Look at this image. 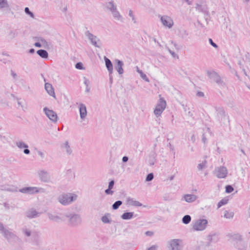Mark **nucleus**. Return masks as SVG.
<instances>
[{
  "label": "nucleus",
  "mask_w": 250,
  "mask_h": 250,
  "mask_svg": "<svg viewBox=\"0 0 250 250\" xmlns=\"http://www.w3.org/2000/svg\"><path fill=\"white\" fill-rule=\"evenodd\" d=\"M103 9L105 11H110L116 20L122 21L123 17L118 11L117 6L113 3V1H109L103 4Z\"/></svg>",
  "instance_id": "obj_1"
},
{
  "label": "nucleus",
  "mask_w": 250,
  "mask_h": 250,
  "mask_svg": "<svg viewBox=\"0 0 250 250\" xmlns=\"http://www.w3.org/2000/svg\"><path fill=\"white\" fill-rule=\"evenodd\" d=\"M79 112L81 119L83 120L87 115V110L84 104L81 103L79 104Z\"/></svg>",
  "instance_id": "obj_19"
},
{
  "label": "nucleus",
  "mask_w": 250,
  "mask_h": 250,
  "mask_svg": "<svg viewBox=\"0 0 250 250\" xmlns=\"http://www.w3.org/2000/svg\"><path fill=\"white\" fill-rule=\"evenodd\" d=\"M85 35L87 37L89 40L91 41V43L95 47L100 48L101 47V44L100 43L98 44V42H100V40L97 38V36L94 35L91 33L89 31H87L85 33Z\"/></svg>",
  "instance_id": "obj_10"
},
{
  "label": "nucleus",
  "mask_w": 250,
  "mask_h": 250,
  "mask_svg": "<svg viewBox=\"0 0 250 250\" xmlns=\"http://www.w3.org/2000/svg\"><path fill=\"white\" fill-rule=\"evenodd\" d=\"M188 34V32L185 29H181L179 30V36L180 38L183 39H185Z\"/></svg>",
  "instance_id": "obj_31"
},
{
  "label": "nucleus",
  "mask_w": 250,
  "mask_h": 250,
  "mask_svg": "<svg viewBox=\"0 0 250 250\" xmlns=\"http://www.w3.org/2000/svg\"><path fill=\"white\" fill-rule=\"evenodd\" d=\"M7 8L8 10H10V9L7 3V1H0V8Z\"/></svg>",
  "instance_id": "obj_37"
},
{
  "label": "nucleus",
  "mask_w": 250,
  "mask_h": 250,
  "mask_svg": "<svg viewBox=\"0 0 250 250\" xmlns=\"http://www.w3.org/2000/svg\"><path fill=\"white\" fill-rule=\"evenodd\" d=\"M128 160V157L127 156H125L122 158V161L124 163H125L127 162Z\"/></svg>",
  "instance_id": "obj_57"
},
{
  "label": "nucleus",
  "mask_w": 250,
  "mask_h": 250,
  "mask_svg": "<svg viewBox=\"0 0 250 250\" xmlns=\"http://www.w3.org/2000/svg\"><path fill=\"white\" fill-rule=\"evenodd\" d=\"M20 33V31L19 29L11 30L7 33V37L9 39L12 40L18 37Z\"/></svg>",
  "instance_id": "obj_21"
},
{
  "label": "nucleus",
  "mask_w": 250,
  "mask_h": 250,
  "mask_svg": "<svg viewBox=\"0 0 250 250\" xmlns=\"http://www.w3.org/2000/svg\"><path fill=\"white\" fill-rule=\"evenodd\" d=\"M29 53L30 54H33L35 53V49L34 48H31L29 50Z\"/></svg>",
  "instance_id": "obj_63"
},
{
  "label": "nucleus",
  "mask_w": 250,
  "mask_h": 250,
  "mask_svg": "<svg viewBox=\"0 0 250 250\" xmlns=\"http://www.w3.org/2000/svg\"><path fill=\"white\" fill-rule=\"evenodd\" d=\"M216 176L219 178H224L227 175L228 171L226 167H219L217 168V169H216Z\"/></svg>",
  "instance_id": "obj_15"
},
{
  "label": "nucleus",
  "mask_w": 250,
  "mask_h": 250,
  "mask_svg": "<svg viewBox=\"0 0 250 250\" xmlns=\"http://www.w3.org/2000/svg\"><path fill=\"white\" fill-rule=\"evenodd\" d=\"M122 203V201L120 200L116 201L112 206V209L114 210L117 209Z\"/></svg>",
  "instance_id": "obj_35"
},
{
  "label": "nucleus",
  "mask_w": 250,
  "mask_h": 250,
  "mask_svg": "<svg viewBox=\"0 0 250 250\" xmlns=\"http://www.w3.org/2000/svg\"><path fill=\"white\" fill-rule=\"evenodd\" d=\"M127 204L129 205L135 206V207H141L142 206V204L140 203L138 201L134 200L133 198L130 197H128L127 199Z\"/></svg>",
  "instance_id": "obj_26"
},
{
  "label": "nucleus",
  "mask_w": 250,
  "mask_h": 250,
  "mask_svg": "<svg viewBox=\"0 0 250 250\" xmlns=\"http://www.w3.org/2000/svg\"><path fill=\"white\" fill-rule=\"evenodd\" d=\"M229 200L226 198L222 199L220 200L217 204V208H219L222 206L226 205L228 202Z\"/></svg>",
  "instance_id": "obj_33"
},
{
  "label": "nucleus",
  "mask_w": 250,
  "mask_h": 250,
  "mask_svg": "<svg viewBox=\"0 0 250 250\" xmlns=\"http://www.w3.org/2000/svg\"><path fill=\"white\" fill-rule=\"evenodd\" d=\"M206 161H205L204 162H203L202 163H200L199 164H198V168L199 170H202L205 166V165H206Z\"/></svg>",
  "instance_id": "obj_47"
},
{
  "label": "nucleus",
  "mask_w": 250,
  "mask_h": 250,
  "mask_svg": "<svg viewBox=\"0 0 250 250\" xmlns=\"http://www.w3.org/2000/svg\"><path fill=\"white\" fill-rule=\"evenodd\" d=\"M202 142L204 143V144H206L207 142V138L206 137V135L205 133H203L202 135Z\"/></svg>",
  "instance_id": "obj_55"
},
{
  "label": "nucleus",
  "mask_w": 250,
  "mask_h": 250,
  "mask_svg": "<svg viewBox=\"0 0 250 250\" xmlns=\"http://www.w3.org/2000/svg\"><path fill=\"white\" fill-rule=\"evenodd\" d=\"M22 230H23V232L26 236H27L28 237H29L31 236V231L30 230H28L27 229H23Z\"/></svg>",
  "instance_id": "obj_46"
},
{
  "label": "nucleus",
  "mask_w": 250,
  "mask_h": 250,
  "mask_svg": "<svg viewBox=\"0 0 250 250\" xmlns=\"http://www.w3.org/2000/svg\"><path fill=\"white\" fill-rule=\"evenodd\" d=\"M160 17L161 21L164 26L169 28L172 27L173 25V21L172 19L168 16H159Z\"/></svg>",
  "instance_id": "obj_11"
},
{
  "label": "nucleus",
  "mask_w": 250,
  "mask_h": 250,
  "mask_svg": "<svg viewBox=\"0 0 250 250\" xmlns=\"http://www.w3.org/2000/svg\"><path fill=\"white\" fill-rule=\"evenodd\" d=\"M196 95L198 97H202L204 96V93L202 91H198L196 93Z\"/></svg>",
  "instance_id": "obj_54"
},
{
  "label": "nucleus",
  "mask_w": 250,
  "mask_h": 250,
  "mask_svg": "<svg viewBox=\"0 0 250 250\" xmlns=\"http://www.w3.org/2000/svg\"><path fill=\"white\" fill-rule=\"evenodd\" d=\"M191 217L189 215H185L182 218V222L184 224H188L191 221Z\"/></svg>",
  "instance_id": "obj_32"
},
{
  "label": "nucleus",
  "mask_w": 250,
  "mask_h": 250,
  "mask_svg": "<svg viewBox=\"0 0 250 250\" xmlns=\"http://www.w3.org/2000/svg\"><path fill=\"white\" fill-rule=\"evenodd\" d=\"M208 42H209V43L213 46L214 47V48H218V46L217 45L216 43H215V42H213V41H212V40L210 38H209L208 39Z\"/></svg>",
  "instance_id": "obj_48"
},
{
  "label": "nucleus",
  "mask_w": 250,
  "mask_h": 250,
  "mask_svg": "<svg viewBox=\"0 0 250 250\" xmlns=\"http://www.w3.org/2000/svg\"><path fill=\"white\" fill-rule=\"evenodd\" d=\"M158 246L156 245H152L147 249V250H157Z\"/></svg>",
  "instance_id": "obj_53"
},
{
  "label": "nucleus",
  "mask_w": 250,
  "mask_h": 250,
  "mask_svg": "<svg viewBox=\"0 0 250 250\" xmlns=\"http://www.w3.org/2000/svg\"><path fill=\"white\" fill-rule=\"evenodd\" d=\"M154 178V174L153 173H148L146 178V182H150L153 180Z\"/></svg>",
  "instance_id": "obj_41"
},
{
  "label": "nucleus",
  "mask_w": 250,
  "mask_h": 250,
  "mask_svg": "<svg viewBox=\"0 0 250 250\" xmlns=\"http://www.w3.org/2000/svg\"><path fill=\"white\" fill-rule=\"evenodd\" d=\"M218 233H211L207 236V240L208 242L207 244L208 246H209L210 244L212 242L216 243L219 240Z\"/></svg>",
  "instance_id": "obj_16"
},
{
  "label": "nucleus",
  "mask_w": 250,
  "mask_h": 250,
  "mask_svg": "<svg viewBox=\"0 0 250 250\" xmlns=\"http://www.w3.org/2000/svg\"><path fill=\"white\" fill-rule=\"evenodd\" d=\"M207 75L220 86L225 87L226 86L225 83L216 72L214 71H208Z\"/></svg>",
  "instance_id": "obj_4"
},
{
  "label": "nucleus",
  "mask_w": 250,
  "mask_h": 250,
  "mask_svg": "<svg viewBox=\"0 0 250 250\" xmlns=\"http://www.w3.org/2000/svg\"><path fill=\"white\" fill-rule=\"evenodd\" d=\"M38 175L40 180L44 183H48L50 180V175L49 173L44 170L38 171Z\"/></svg>",
  "instance_id": "obj_12"
},
{
  "label": "nucleus",
  "mask_w": 250,
  "mask_h": 250,
  "mask_svg": "<svg viewBox=\"0 0 250 250\" xmlns=\"http://www.w3.org/2000/svg\"><path fill=\"white\" fill-rule=\"evenodd\" d=\"M2 233L5 239H6L9 242H13L20 240L19 238L12 232L4 229Z\"/></svg>",
  "instance_id": "obj_8"
},
{
  "label": "nucleus",
  "mask_w": 250,
  "mask_h": 250,
  "mask_svg": "<svg viewBox=\"0 0 250 250\" xmlns=\"http://www.w3.org/2000/svg\"><path fill=\"white\" fill-rule=\"evenodd\" d=\"M44 88L47 93L51 96L56 98L54 89L52 85L48 83H45Z\"/></svg>",
  "instance_id": "obj_20"
},
{
  "label": "nucleus",
  "mask_w": 250,
  "mask_h": 250,
  "mask_svg": "<svg viewBox=\"0 0 250 250\" xmlns=\"http://www.w3.org/2000/svg\"><path fill=\"white\" fill-rule=\"evenodd\" d=\"M138 72L140 74L141 78L145 80L146 82H149V80L146 76V75L143 72L142 70H138Z\"/></svg>",
  "instance_id": "obj_39"
},
{
  "label": "nucleus",
  "mask_w": 250,
  "mask_h": 250,
  "mask_svg": "<svg viewBox=\"0 0 250 250\" xmlns=\"http://www.w3.org/2000/svg\"><path fill=\"white\" fill-rule=\"evenodd\" d=\"M195 8L199 12L204 13L205 16H208V8L205 2H203L201 4H196Z\"/></svg>",
  "instance_id": "obj_14"
},
{
  "label": "nucleus",
  "mask_w": 250,
  "mask_h": 250,
  "mask_svg": "<svg viewBox=\"0 0 250 250\" xmlns=\"http://www.w3.org/2000/svg\"><path fill=\"white\" fill-rule=\"evenodd\" d=\"M224 216L225 218L228 219L232 218L234 216V213L233 212H229L228 210H226Z\"/></svg>",
  "instance_id": "obj_38"
},
{
  "label": "nucleus",
  "mask_w": 250,
  "mask_h": 250,
  "mask_svg": "<svg viewBox=\"0 0 250 250\" xmlns=\"http://www.w3.org/2000/svg\"><path fill=\"white\" fill-rule=\"evenodd\" d=\"M35 39L36 40L41 42L42 43L44 47H46V46L48 45V42L42 37H36L35 38Z\"/></svg>",
  "instance_id": "obj_34"
},
{
  "label": "nucleus",
  "mask_w": 250,
  "mask_h": 250,
  "mask_svg": "<svg viewBox=\"0 0 250 250\" xmlns=\"http://www.w3.org/2000/svg\"><path fill=\"white\" fill-rule=\"evenodd\" d=\"M75 67L80 70H83L84 69L83 65L82 62H78L75 65Z\"/></svg>",
  "instance_id": "obj_43"
},
{
  "label": "nucleus",
  "mask_w": 250,
  "mask_h": 250,
  "mask_svg": "<svg viewBox=\"0 0 250 250\" xmlns=\"http://www.w3.org/2000/svg\"><path fill=\"white\" fill-rule=\"evenodd\" d=\"M111 214L109 213H105L101 218V221L104 224H110L112 222V219L110 217Z\"/></svg>",
  "instance_id": "obj_25"
},
{
  "label": "nucleus",
  "mask_w": 250,
  "mask_h": 250,
  "mask_svg": "<svg viewBox=\"0 0 250 250\" xmlns=\"http://www.w3.org/2000/svg\"><path fill=\"white\" fill-rule=\"evenodd\" d=\"M169 52L172 55V56L173 57H175L176 56V54H175V53L174 51H172L170 50V49H169Z\"/></svg>",
  "instance_id": "obj_61"
},
{
  "label": "nucleus",
  "mask_w": 250,
  "mask_h": 250,
  "mask_svg": "<svg viewBox=\"0 0 250 250\" xmlns=\"http://www.w3.org/2000/svg\"><path fill=\"white\" fill-rule=\"evenodd\" d=\"M208 222L207 220L204 219L197 220L193 225V228L197 231L203 230L206 229Z\"/></svg>",
  "instance_id": "obj_7"
},
{
  "label": "nucleus",
  "mask_w": 250,
  "mask_h": 250,
  "mask_svg": "<svg viewBox=\"0 0 250 250\" xmlns=\"http://www.w3.org/2000/svg\"><path fill=\"white\" fill-rule=\"evenodd\" d=\"M47 216L50 220L56 222H60L62 221H64L65 219L63 217H61L56 214H52L51 213L48 212L47 214Z\"/></svg>",
  "instance_id": "obj_18"
},
{
  "label": "nucleus",
  "mask_w": 250,
  "mask_h": 250,
  "mask_svg": "<svg viewBox=\"0 0 250 250\" xmlns=\"http://www.w3.org/2000/svg\"><path fill=\"white\" fill-rule=\"evenodd\" d=\"M2 189H4L6 191H11V192H17L18 191V190H17V188L16 187H9V188H1Z\"/></svg>",
  "instance_id": "obj_42"
},
{
  "label": "nucleus",
  "mask_w": 250,
  "mask_h": 250,
  "mask_svg": "<svg viewBox=\"0 0 250 250\" xmlns=\"http://www.w3.org/2000/svg\"><path fill=\"white\" fill-rule=\"evenodd\" d=\"M183 198L185 201L188 203H192L195 201L197 199V196L194 194H185Z\"/></svg>",
  "instance_id": "obj_24"
},
{
  "label": "nucleus",
  "mask_w": 250,
  "mask_h": 250,
  "mask_svg": "<svg viewBox=\"0 0 250 250\" xmlns=\"http://www.w3.org/2000/svg\"><path fill=\"white\" fill-rule=\"evenodd\" d=\"M234 238L237 240L239 242H241L242 240V236L239 234H235L234 235Z\"/></svg>",
  "instance_id": "obj_49"
},
{
  "label": "nucleus",
  "mask_w": 250,
  "mask_h": 250,
  "mask_svg": "<svg viewBox=\"0 0 250 250\" xmlns=\"http://www.w3.org/2000/svg\"><path fill=\"white\" fill-rule=\"evenodd\" d=\"M115 68L119 74H123L124 73L123 66L124 62L122 61H121L118 59H116L115 60Z\"/></svg>",
  "instance_id": "obj_17"
},
{
  "label": "nucleus",
  "mask_w": 250,
  "mask_h": 250,
  "mask_svg": "<svg viewBox=\"0 0 250 250\" xmlns=\"http://www.w3.org/2000/svg\"><path fill=\"white\" fill-rule=\"evenodd\" d=\"M166 106V102L163 98H161L159 103L157 104L154 113L156 116L158 117L161 115Z\"/></svg>",
  "instance_id": "obj_6"
},
{
  "label": "nucleus",
  "mask_w": 250,
  "mask_h": 250,
  "mask_svg": "<svg viewBox=\"0 0 250 250\" xmlns=\"http://www.w3.org/2000/svg\"><path fill=\"white\" fill-rule=\"evenodd\" d=\"M133 216V212H125L121 215V218L124 220H129L131 219Z\"/></svg>",
  "instance_id": "obj_29"
},
{
  "label": "nucleus",
  "mask_w": 250,
  "mask_h": 250,
  "mask_svg": "<svg viewBox=\"0 0 250 250\" xmlns=\"http://www.w3.org/2000/svg\"><path fill=\"white\" fill-rule=\"evenodd\" d=\"M43 112L47 117L53 122L56 123L58 120L57 113L52 110L49 109L47 107L43 108Z\"/></svg>",
  "instance_id": "obj_9"
},
{
  "label": "nucleus",
  "mask_w": 250,
  "mask_h": 250,
  "mask_svg": "<svg viewBox=\"0 0 250 250\" xmlns=\"http://www.w3.org/2000/svg\"><path fill=\"white\" fill-rule=\"evenodd\" d=\"M30 151L29 149H28V148H25L23 150V152L25 154H29L30 153Z\"/></svg>",
  "instance_id": "obj_60"
},
{
  "label": "nucleus",
  "mask_w": 250,
  "mask_h": 250,
  "mask_svg": "<svg viewBox=\"0 0 250 250\" xmlns=\"http://www.w3.org/2000/svg\"><path fill=\"white\" fill-rule=\"evenodd\" d=\"M11 75L14 78H15L17 76V74L13 70H11Z\"/></svg>",
  "instance_id": "obj_64"
},
{
  "label": "nucleus",
  "mask_w": 250,
  "mask_h": 250,
  "mask_svg": "<svg viewBox=\"0 0 250 250\" xmlns=\"http://www.w3.org/2000/svg\"><path fill=\"white\" fill-rule=\"evenodd\" d=\"M114 183L115 182L113 180H111L108 183V188L112 189L114 187Z\"/></svg>",
  "instance_id": "obj_51"
},
{
  "label": "nucleus",
  "mask_w": 250,
  "mask_h": 250,
  "mask_svg": "<svg viewBox=\"0 0 250 250\" xmlns=\"http://www.w3.org/2000/svg\"><path fill=\"white\" fill-rule=\"evenodd\" d=\"M39 214H40V213L33 209H31L26 213L27 217L29 218H35L38 216Z\"/></svg>",
  "instance_id": "obj_27"
},
{
  "label": "nucleus",
  "mask_w": 250,
  "mask_h": 250,
  "mask_svg": "<svg viewBox=\"0 0 250 250\" xmlns=\"http://www.w3.org/2000/svg\"><path fill=\"white\" fill-rule=\"evenodd\" d=\"M84 84L86 85V86L87 87H88V85H89V83H90V82H89V81L87 79H86L85 77H84Z\"/></svg>",
  "instance_id": "obj_52"
},
{
  "label": "nucleus",
  "mask_w": 250,
  "mask_h": 250,
  "mask_svg": "<svg viewBox=\"0 0 250 250\" xmlns=\"http://www.w3.org/2000/svg\"><path fill=\"white\" fill-rule=\"evenodd\" d=\"M128 15L132 18V20L133 21V22L135 23H136V19L135 18L134 16L133 15V11L131 10H130L129 11Z\"/></svg>",
  "instance_id": "obj_45"
},
{
  "label": "nucleus",
  "mask_w": 250,
  "mask_h": 250,
  "mask_svg": "<svg viewBox=\"0 0 250 250\" xmlns=\"http://www.w3.org/2000/svg\"><path fill=\"white\" fill-rule=\"evenodd\" d=\"M226 188V192L228 193H231L234 190L233 188L231 185H227L225 187Z\"/></svg>",
  "instance_id": "obj_40"
},
{
  "label": "nucleus",
  "mask_w": 250,
  "mask_h": 250,
  "mask_svg": "<svg viewBox=\"0 0 250 250\" xmlns=\"http://www.w3.org/2000/svg\"><path fill=\"white\" fill-rule=\"evenodd\" d=\"M217 116L218 119L222 120L225 116V112L223 108H216Z\"/></svg>",
  "instance_id": "obj_30"
},
{
  "label": "nucleus",
  "mask_w": 250,
  "mask_h": 250,
  "mask_svg": "<svg viewBox=\"0 0 250 250\" xmlns=\"http://www.w3.org/2000/svg\"><path fill=\"white\" fill-rule=\"evenodd\" d=\"M4 229L3 224L0 222V230L2 231Z\"/></svg>",
  "instance_id": "obj_62"
},
{
  "label": "nucleus",
  "mask_w": 250,
  "mask_h": 250,
  "mask_svg": "<svg viewBox=\"0 0 250 250\" xmlns=\"http://www.w3.org/2000/svg\"><path fill=\"white\" fill-rule=\"evenodd\" d=\"M77 195L72 193H63L58 198V201L63 206H67L76 200Z\"/></svg>",
  "instance_id": "obj_2"
},
{
  "label": "nucleus",
  "mask_w": 250,
  "mask_h": 250,
  "mask_svg": "<svg viewBox=\"0 0 250 250\" xmlns=\"http://www.w3.org/2000/svg\"><path fill=\"white\" fill-rule=\"evenodd\" d=\"M168 248L170 250H182V241L180 239H173L168 242Z\"/></svg>",
  "instance_id": "obj_5"
},
{
  "label": "nucleus",
  "mask_w": 250,
  "mask_h": 250,
  "mask_svg": "<svg viewBox=\"0 0 250 250\" xmlns=\"http://www.w3.org/2000/svg\"><path fill=\"white\" fill-rule=\"evenodd\" d=\"M104 60L105 61V66L108 71L109 74H112L113 68L111 61L106 57H104Z\"/></svg>",
  "instance_id": "obj_22"
},
{
  "label": "nucleus",
  "mask_w": 250,
  "mask_h": 250,
  "mask_svg": "<svg viewBox=\"0 0 250 250\" xmlns=\"http://www.w3.org/2000/svg\"><path fill=\"white\" fill-rule=\"evenodd\" d=\"M65 216L69 219L68 224L71 227L78 226L82 223V218L79 214L75 213L66 214Z\"/></svg>",
  "instance_id": "obj_3"
},
{
  "label": "nucleus",
  "mask_w": 250,
  "mask_h": 250,
  "mask_svg": "<svg viewBox=\"0 0 250 250\" xmlns=\"http://www.w3.org/2000/svg\"><path fill=\"white\" fill-rule=\"evenodd\" d=\"M16 145L20 148H27L28 147V145L23 142H18L16 143Z\"/></svg>",
  "instance_id": "obj_36"
},
{
  "label": "nucleus",
  "mask_w": 250,
  "mask_h": 250,
  "mask_svg": "<svg viewBox=\"0 0 250 250\" xmlns=\"http://www.w3.org/2000/svg\"><path fill=\"white\" fill-rule=\"evenodd\" d=\"M61 147L62 148H64L65 152L68 155H70L72 153V150L69 145L68 141H66L64 143L61 145Z\"/></svg>",
  "instance_id": "obj_23"
},
{
  "label": "nucleus",
  "mask_w": 250,
  "mask_h": 250,
  "mask_svg": "<svg viewBox=\"0 0 250 250\" xmlns=\"http://www.w3.org/2000/svg\"><path fill=\"white\" fill-rule=\"evenodd\" d=\"M19 191L22 193L28 194H33L39 192L38 188L32 187H27L20 188L19 189Z\"/></svg>",
  "instance_id": "obj_13"
},
{
  "label": "nucleus",
  "mask_w": 250,
  "mask_h": 250,
  "mask_svg": "<svg viewBox=\"0 0 250 250\" xmlns=\"http://www.w3.org/2000/svg\"><path fill=\"white\" fill-rule=\"evenodd\" d=\"M37 53L42 58L47 59L48 58V53L45 50L39 49L37 51Z\"/></svg>",
  "instance_id": "obj_28"
},
{
  "label": "nucleus",
  "mask_w": 250,
  "mask_h": 250,
  "mask_svg": "<svg viewBox=\"0 0 250 250\" xmlns=\"http://www.w3.org/2000/svg\"><path fill=\"white\" fill-rule=\"evenodd\" d=\"M111 188H108L105 190V193L107 195H112L113 193V191Z\"/></svg>",
  "instance_id": "obj_50"
},
{
  "label": "nucleus",
  "mask_w": 250,
  "mask_h": 250,
  "mask_svg": "<svg viewBox=\"0 0 250 250\" xmlns=\"http://www.w3.org/2000/svg\"><path fill=\"white\" fill-rule=\"evenodd\" d=\"M34 45H35V46L37 47H42V44H41V42H36L34 43Z\"/></svg>",
  "instance_id": "obj_58"
},
{
  "label": "nucleus",
  "mask_w": 250,
  "mask_h": 250,
  "mask_svg": "<svg viewBox=\"0 0 250 250\" xmlns=\"http://www.w3.org/2000/svg\"><path fill=\"white\" fill-rule=\"evenodd\" d=\"M109 83H110V86H111L113 83V77L112 76V74H109Z\"/></svg>",
  "instance_id": "obj_56"
},
{
  "label": "nucleus",
  "mask_w": 250,
  "mask_h": 250,
  "mask_svg": "<svg viewBox=\"0 0 250 250\" xmlns=\"http://www.w3.org/2000/svg\"><path fill=\"white\" fill-rule=\"evenodd\" d=\"M146 234L147 236H152L153 234V232L151 231H147L146 232Z\"/></svg>",
  "instance_id": "obj_59"
},
{
  "label": "nucleus",
  "mask_w": 250,
  "mask_h": 250,
  "mask_svg": "<svg viewBox=\"0 0 250 250\" xmlns=\"http://www.w3.org/2000/svg\"><path fill=\"white\" fill-rule=\"evenodd\" d=\"M24 12L27 15H29L32 18H34V14L30 11L28 7L25 8Z\"/></svg>",
  "instance_id": "obj_44"
}]
</instances>
